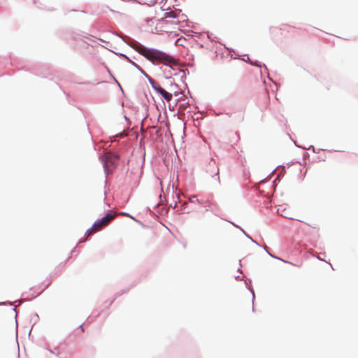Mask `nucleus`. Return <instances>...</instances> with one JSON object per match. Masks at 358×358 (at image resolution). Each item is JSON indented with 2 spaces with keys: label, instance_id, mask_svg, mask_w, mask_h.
Returning <instances> with one entry per match:
<instances>
[{
  "label": "nucleus",
  "instance_id": "obj_1",
  "mask_svg": "<svg viewBox=\"0 0 358 358\" xmlns=\"http://www.w3.org/2000/svg\"><path fill=\"white\" fill-rule=\"evenodd\" d=\"M132 48L153 64L171 65L176 63L174 58L159 50L148 48L140 43L134 44Z\"/></svg>",
  "mask_w": 358,
  "mask_h": 358
},
{
  "label": "nucleus",
  "instance_id": "obj_2",
  "mask_svg": "<svg viewBox=\"0 0 358 358\" xmlns=\"http://www.w3.org/2000/svg\"><path fill=\"white\" fill-rule=\"evenodd\" d=\"M116 216L117 214L115 213H109L101 219L97 220L92 227L87 231V236H89L100 231L103 227L107 226Z\"/></svg>",
  "mask_w": 358,
  "mask_h": 358
},
{
  "label": "nucleus",
  "instance_id": "obj_3",
  "mask_svg": "<svg viewBox=\"0 0 358 358\" xmlns=\"http://www.w3.org/2000/svg\"><path fill=\"white\" fill-rule=\"evenodd\" d=\"M105 171L107 174L110 173L118 164V157L116 155L107 152L102 157Z\"/></svg>",
  "mask_w": 358,
  "mask_h": 358
},
{
  "label": "nucleus",
  "instance_id": "obj_4",
  "mask_svg": "<svg viewBox=\"0 0 358 358\" xmlns=\"http://www.w3.org/2000/svg\"><path fill=\"white\" fill-rule=\"evenodd\" d=\"M278 214L285 218L294 220V213L289 208L283 206H280L278 209Z\"/></svg>",
  "mask_w": 358,
  "mask_h": 358
},
{
  "label": "nucleus",
  "instance_id": "obj_5",
  "mask_svg": "<svg viewBox=\"0 0 358 358\" xmlns=\"http://www.w3.org/2000/svg\"><path fill=\"white\" fill-rule=\"evenodd\" d=\"M154 90L160 94L168 102H169L172 99V94L168 92H166L164 89H163L159 85H153Z\"/></svg>",
  "mask_w": 358,
  "mask_h": 358
},
{
  "label": "nucleus",
  "instance_id": "obj_6",
  "mask_svg": "<svg viewBox=\"0 0 358 358\" xmlns=\"http://www.w3.org/2000/svg\"><path fill=\"white\" fill-rule=\"evenodd\" d=\"M289 27L287 25H282L281 28H273L272 29V34L275 36L282 35V31H288Z\"/></svg>",
  "mask_w": 358,
  "mask_h": 358
},
{
  "label": "nucleus",
  "instance_id": "obj_7",
  "mask_svg": "<svg viewBox=\"0 0 358 358\" xmlns=\"http://www.w3.org/2000/svg\"><path fill=\"white\" fill-rule=\"evenodd\" d=\"M174 94H175L176 96H177V94H177V92H174Z\"/></svg>",
  "mask_w": 358,
  "mask_h": 358
},
{
  "label": "nucleus",
  "instance_id": "obj_8",
  "mask_svg": "<svg viewBox=\"0 0 358 358\" xmlns=\"http://www.w3.org/2000/svg\"><path fill=\"white\" fill-rule=\"evenodd\" d=\"M80 327L82 329V331H84V329L83 328V327L81 326Z\"/></svg>",
  "mask_w": 358,
  "mask_h": 358
}]
</instances>
